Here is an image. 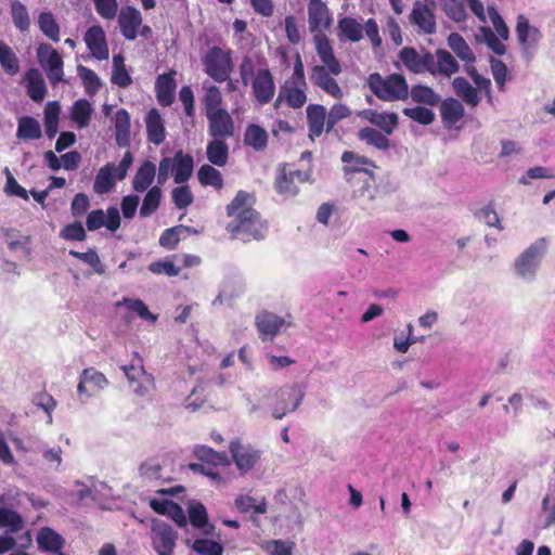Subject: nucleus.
Returning a JSON list of instances; mask_svg holds the SVG:
<instances>
[{
    "instance_id": "obj_25",
    "label": "nucleus",
    "mask_w": 555,
    "mask_h": 555,
    "mask_svg": "<svg viewBox=\"0 0 555 555\" xmlns=\"http://www.w3.org/2000/svg\"><path fill=\"white\" fill-rule=\"evenodd\" d=\"M85 42L93 57L103 61L109 55L106 35L101 26H92L85 34Z\"/></svg>"
},
{
    "instance_id": "obj_39",
    "label": "nucleus",
    "mask_w": 555,
    "mask_h": 555,
    "mask_svg": "<svg viewBox=\"0 0 555 555\" xmlns=\"http://www.w3.org/2000/svg\"><path fill=\"white\" fill-rule=\"evenodd\" d=\"M42 135L40 122L30 116L18 119L16 137L20 140H38Z\"/></svg>"
},
{
    "instance_id": "obj_30",
    "label": "nucleus",
    "mask_w": 555,
    "mask_h": 555,
    "mask_svg": "<svg viewBox=\"0 0 555 555\" xmlns=\"http://www.w3.org/2000/svg\"><path fill=\"white\" fill-rule=\"evenodd\" d=\"M145 124L149 141L155 145L163 143L166 137V130L164 120L155 108L147 113Z\"/></svg>"
},
{
    "instance_id": "obj_37",
    "label": "nucleus",
    "mask_w": 555,
    "mask_h": 555,
    "mask_svg": "<svg viewBox=\"0 0 555 555\" xmlns=\"http://www.w3.org/2000/svg\"><path fill=\"white\" fill-rule=\"evenodd\" d=\"M464 106L459 100L448 99L441 105V117L447 128H453L464 117Z\"/></svg>"
},
{
    "instance_id": "obj_11",
    "label": "nucleus",
    "mask_w": 555,
    "mask_h": 555,
    "mask_svg": "<svg viewBox=\"0 0 555 555\" xmlns=\"http://www.w3.org/2000/svg\"><path fill=\"white\" fill-rule=\"evenodd\" d=\"M194 454L198 460L206 463L207 465H212L214 467H206L204 464H192L191 468L194 472H199L206 475L215 481H220L221 477L215 467L227 466L229 464L227 454L224 452H216L207 446H196L194 448Z\"/></svg>"
},
{
    "instance_id": "obj_45",
    "label": "nucleus",
    "mask_w": 555,
    "mask_h": 555,
    "mask_svg": "<svg viewBox=\"0 0 555 555\" xmlns=\"http://www.w3.org/2000/svg\"><path fill=\"white\" fill-rule=\"evenodd\" d=\"M37 543L41 550L61 555L60 550L62 548L63 540L61 535L52 529L42 528L37 534Z\"/></svg>"
},
{
    "instance_id": "obj_53",
    "label": "nucleus",
    "mask_w": 555,
    "mask_h": 555,
    "mask_svg": "<svg viewBox=\"0 0 555 555\" xmlns=\"http://www.w3.org/2000/svg\"><path fill=\"white\" fill-rule=\"evenodd\" d=\"M442 10L453 22L461 23L467 18L464 0H443Z\"/></svg>"
},
{
    "instance_id": "obj_38",
    "label": "nucleus",
    "mask_w": 555,
    "mask_h": 555,
    "mask_svg": "<svg viewBox=\"0 0 555 555\" xmlns=\"http://www.w3.org/2000/svg\"><path fill=\"white\" fill-rule=\"evenodd\" d=\"M227 139L212 138L206 146V155L208 160L218 167H223L229 158V146Z\"/></svg>"
},
{
    "instance_id": "obj_33",
    "label": "nucleus",
    "mask_w": 555,
    "mask_h": 555,
    "mask_svg": "<svg viewBox=\"0 0 555 555\" xmlns=\"http://www.w3.org/2000/svg\"><path fill=\"white\" fill-rule=\"evenodd\" d=\"M5 243L9 249L20 257L29 259L31 256V238L28 235H23L13 230H9L5 232Z\"/></svg>"
},
{
    "instance_id": "obj_7",
    "label": "nucleus",
    "mask_w": 555,
    "mask_h": 555,
    "mask_svg": "<svg viewBox=\"0 0 555 555\" xmlns=\"http://www.w3.org/2000/svg\"><path fill=\"white\" fill-rule=\"evenodd\" d=\"M306 395V385L302 383L286 384L275 392V399L271 406V415L275 420L294 413L302 403Z\"/></svg>"
},
{
    "instance_id": "obj_1",
    "label": "nucleus",
    "mask_w": 555,
    "mask_h": 555,
    "mask_svg": "<svg viewBox=\"0 0 555 555\" xmlns=\"http://www.w3.org/2000/svg\"><path fill=\"white\" fill-rule=\"evenodd\" d=\"M231 221L227 225L233 238L244 242L261 240L267 232V225L258 212L251 207V196L240 191L227 207Z\"/></svg>"
},
{
    "instance_id": "obj_31",
    "label": "nucleus",
    "mask_w": 555,
    "mask_h": 555,
    "mask_svg": "<svg viewBox=\"0 0 555 555\" xmlns=\"http://www.w3.org/2000/svg\"><path fill=\"white\" fill-rule=\"evenodd\" d=\"M175 73L163 74L156 80L157 101L163 106H169L175 99L176 80Z\"/></svg>"
},
{
    "instance_id": "obj_35",
    "label": "nucleus",
    "mask_w": 555,
    "mask_h": 555,
    "mask_svg": "<svg viewBox=\"0 0 555 555\" xmlns=\"http://www.w3.org/2000/svg\"><path fill=\"white\" fill-rule=\"evenodd\" d=\"M285 321L270 312H262L257 317V327L260 335L266 338H272L283 327Z\"/></svg>"
},
{
    "instance_id": "obj_22",
    "label": "nucleus",
    "mask_w": 555,
    "mask_h": 555,
    "mask_svg": "<svg viewBox=\"0 0 555 555\" xmlns=\"http://www.w3.org/2000/svg\"><path fill=\"white\" fill-rule=\"evenodd\" d=\"M118 24L122 36L127 40H134L142 25V15L133 7H124L118 14Z\"/></svg>"
},
{
    "instance_id": "obj_26",
    "label": "nucleus",
    "mask_w": 555,
    "mask_h": 555,
    "mask_svg": "<svg viewBox=\"0 0 555 555\" xmlns=\"http://www.w3.org/2000/svg\"><path fill=\"white\" fill-rule=\"evenodd\" d=\"M337 38L340 42H359L363 38L361 21L345 16L337 22Z\"/></svg>"
},
{
    "instance_id": "obj_52",
    "label": "nucleus",
    "mask_w": 555,
    "mask_h": 555,
    "mask_svg": "<svg viewBox=\"0 0 555 555\" xmlns=\"http://www.w3.org/2000/svg\"><path fill=\"white\" fill-rule=\"evenodd\" d=\"M341 160L345 164L344 170L346 173L349 172H366V166H371V162L362 156L354 154L353 152H345L341 156Z\"/></svg>"
},
{
    "instance_id": "obj_10",
    "label": "nucleus",
    "mask_w": 555,
    "mask_h": 555,
    "mask_svg": "<svg viewBox=\"0 0 555 555\" xmlns=\"http://www.w3.org/2000/svg\"><path fill=\"white\" fill-rule=\"evenodd\" d=\"M320 61L322 65H314L311 68V82L335 99L343 98V90L334 78L341 73V65L339 61L336 59V63L338 65L337 72L332 68L331 63H326L323 60Z\"/></svg>"
},
{
    "instance_id": "obj_16",
    "label": "nucleus",
    "mask_w": 555,
    "mask_h": 555,
    "mask_svg": "<svg viewBox=\"0 0 555 555\" xmlns=\"http://www.w3.org/2000/svg\"><path fill=\"white\" fill-rule=\"evenodd\" d=\"M229 448L235 466L242 474L250 472L260 461L261 451L250 444L232 441Z\"/></svg>"
},
{
    "instance_id": "obj_34",
    "label": "nucleus",
    "mask_w": 555,
    "mask_h": 555,
    "mask_svg": "<svg viewBox=\"0 0 555 555\" xmlns=\"http://www.w3.org/2000/svg\"><path fill=\"white\" fill-rule=\"evenodd\" d=\"M25 81L30 99L35 102H41L47 93L42 74L38 69L31 68L25 74Z\"/></svg>"
},
{
    "instance_id": "obj_58",
    "label": "nucleus",
    "mask_w": 555,
    "mask_h": 555,
    "mask_svg": "<svg viewBox=\"0 0 555 555\" xmlns=\"http://www.w3.org/2000/svg\"><path fill=\"white\" fill-rule=\"evenodd\" d=\"M11 14L14 25L22 31L30 26V20L26 7L20 1H13L11 4Z\"/></svg>"
},
{
    "instance_id": "obj_55",
    "label": "nucleus",
    "mask_w": 555,
    "mask_h": 555,
    "mask_svg": "<svg viewBox=\"0 0 555 555\" xmlns=\"http://www.w3.org/2000/svg\"><path fill=\"white\" fill-rule=\"evenodd\" d=\"M188 232H190V228L184 227V225H177V227L167 229L160 235L159 244H160V246H163L167 249H173L177 246V244L179 243L181 236Z\"/></svg>"
},
{
    "instance_id": "obj_20",
    "label": "nucleus",
    "mask_w": 555,
    "mask_h": 555,
    "mask_svg": "<svg viewBox=\"0 0 555 555\" xmlns=\"http://www.w3.org/2000/svg\"><path fill=\"white\" fill-rule=\"evenodd\" d=\"M206 118L211 138L229 139L234 135V121L227 109L206 115Z\"/></svg>"
},
{
    "instance_id": "obj_40",
    "label": "nucleus",
    "mask_w": 555,
    "mask_h": 555,
    "mask_svg": "<svg viewBox=\"0 0 555 555\" xmlns=\"http://www.w3.org/2000/svg\"><path fill=\"white\" fill-rule=\"evenodd\" d=\"M204 96L202 99L205 115L224 111L222 107V94L220 89L215 85H204Z\"/></svg>"
},
{
    "instance_id": "obj_43",
    "label": "nucleus",
    "mask_w": 555,
    "mask_h": 555,
    "mask_svg": "<svg viewBox=\"0 0 555 555\" xmlns=\"http://www.w3.org/2000/svg\"><path fill=\"white\" fill-rule=\"evenodd\" d=\"M93 112L89 101L79 99L72 106L70 117L79 128H85L90 124Z\"/></svg>"
},
{
    "instance_id": "obj_9",
    "label": "nucleus",
    "mask_w": 555,
    "mask_h": 555,
    "mask_svg": "<svg viewBox=\"0 0 555 555\" xmlns=\"http://www.w3.org/2000/svg\"><path fill=\"white\" fill-rule=\"evenodd\" d=\"M205 73L217 82L228 80L232 69V51L228 48L211 47L202 59Z\"/></svg>"
},
{
    "instance_id": "obj_56",
    "label": "nucleus",
    "mask_w": 555,
    "mask_h": 555,
    "mask_svg": "<svg viewBox=\"0 0 555 555\" xmlns=\"http://www.w3.org/2000/svg\"><path fill=\"white\" fill-rule=\"evenodd\" d=\"M0 65L10 75H15L20 69L15 53L2 42H0Z\"/></svg>"
},
{
    "instance_id": "obj_28",
    "label": "nucleus",
    "mask_w": 555,
    "mask_h": 555,
    "mask_svg": "<svg viewBox=\"0 0 555 555\" xmlns=\"http://www.w3.org/2000/svg\"><path fill=\"white\" fill-rule=\"evenodd\" d=\"M193 157L190 154H185L179 151L173 156V172L172 177L177 184L185 183L192 176L193 172Z\"/></svg>"
},
{
    "instance_id": "obj_61",
    "label": "nucleus",
    "mask_w": 555,
    "mask_h": 555,
    "mask_svg": "<svg viewBox=\"0 0 555 555\" xmlns=\"http://www.w3.org/2000/svg\"><path fill=\"white\" fill-rule=\"evenodd\" d=\"M78 76L83 82L87 93L94 94L101 87L98 75L90 68L79 65L77 67Z\"/></svg>"
},
{
    "instance_id": "obj_51",
    "label": "nucleus",
    "mask_w": 555,
    "mask_h": 555,
    "mask_svg": "<svg viewBox=\"0 0 555 555\" xmlns=\"http://www.w3.org/2000/svg\"><path fill=\"white\" fill-rule=\"evenodd\" d=\"M162 199V190L159 185L152 186L144 196L140 208V216L146 218L151 216L159 206Z\"/></svg>"
},
{
    "instance_id": "obj_42",
    "label": "nucleus",
    "mask_w": 555,
    "mask_h": 555,
    "mask_svg": "<svg viewBox=\"0 0 555 555\" xmlns=\"http://www.w3.org/2000/svg\"><path fill=\"white\" fill-rule=\"evenodd\" d=\"M234 505L241 513L264 514L268 508L266 499L257 500L248 494H238Z\"/></svg>"
},
{
    "instance_id": "obj_19",
    "label": "nucleus",
    "mask_w": 555,
    "mask_h": 555,
    "mask_svg": "<svg viewBox=\"0 0 555 555\" xmlns=\"http://www.w3.org/2000/svg\"><path fill=\"white\" fill-rule=\"evenodd\" d=\"M87 229L96 231L102 227H106L111 232H115L120 227V215L116 207H109L106 212L102 209H95L87 216Z\"/></svg>"
},
{
    "instance_id": "obj_6",
    "label": "nucleus",
    "mask_w": 555,
    "mask_h": 555,
    "mask_svg": "<svg viewBox=\"0 0 555 555\" xmlns=\"http://www.w3.org/2000/svg\"><path fill=\"white\" fill-rule=\"evenodd\" d=\"M546 237H539L530 244L515 260V272L520 279L532 282L540 268L541 261L548 249Z\"/></svg>"
},
{
    "instance_id": "obj_36",
    "label": "nucleus",
    "mask_w": 555,
    "mask_h": 555,
    "mask_svg": "<svg viewBox=\"0 0 555 555\" xmlns=\"http://www.w3.org/2000/svg\"><path fill=\"white\" fill-rule=\"evenodd\" d=\"M310 137H320L326 122V108L323 105L310 104L307 107Z\"/></svg>"
},
{
    "instance_id": "obj_46",
    "label": "nucleus",
    "mask_w": 555,
    "mask_h": 555,
    "mask_svg": "<svg viewBox=\"0 0 555 555\" xmlns=\"http://www.w3.org/2000/svg\"><path fill=\"white\" fill-rule=\"evenodd\" d=\"M455 93L467 104L477 106L480 96L476 90L465 78L459 77L453 80Z\"/></svg>"
},
{
    "instance_id": "obj_21",
    "label": "nucleus",
    "mask_w": 555,
    "mask_h": 555,
    "mask_svg": "<svg viewBox=\"0 0 555 555\" xmlns=\"http://www.w3.org/2000/svg\"><path fill=\"white\" fill-rule=\"evenodd\" d=\"M399 59L410 72L415 74L429 72L433 65L431 53H418L415 49L408 47L400 51Z\"/></svg>"
},
{
    "instance_id": "obj_54",
    "label": "nucleus",
    "mask_w": 555,
    "mask_h": 555,
    "mask_svg": "<svg viewBox=\"0 0 555 555\" xmlns=\"http://www.w3.org/2000/svg\"><path fill=\"white\" fill-rule=\"evenodd\" d=\"M38 25L49 39L60 41V27L51 13L42 12L38 17Z\"/></svg>"
},
{
    "instance_id": "obj_47",
    "label": "nucleus",
    "mask_w": 555,
    "mask_h": 555,
    "mask_svg": "<svg viewBox=\"0 0 555 555\" xmlns=\"http://www.w3.org/2000/svg\"><path fill=\"white\" fill-rule=\"evenodd\" d=\"M409 95L413 102L428 106H436L440 102V96L429 87L416 85L409 89Z\"/></svg>"
},
{
    "instance_id": "obj_4",
    "label": "nucleus",
    "mask_w": 555,
    "mask_h": 555,
    "mask_svg": "<svg viewBox=\"0 0 555 555\" xmlns=\"http://www.w3.org/2000/svg\"><path fill=\"white\" fill-rule=\"evenodd\" d=\"M366 82L370 90L382 101L396 102L409 96V85L400 74L384 77L379 73H373Z\"/></svg>"
},
{
    "instance_id": "obj_32",
    "label": "nucleus",
    "mask_w": 555,
    "mask_h": 555,
    "mask_svg": "<svg viewBox=\"0 0 555 555\" xmlns=\"http://www.w3.org/2000/svg\"><path fill=\"white\" fill-rule=\"evenodd\" d=\"M155 177L156 166L150 160L143 162L133 177V190L140 193L149 190V188L154 182Z\"/></svg>"
},
{
    "instance_id": "obj_17",
    "label": "nucleus",
    "mask_w": 555,
    "mask_h": 555,
    "mask_svg": "<svg viewBox=\"0 0 555 555\" xmlns=\"http://www.w3.org/2000/svg\"><path fill=\"white\" fill-rule=\"evenodd\" d=\"M152 541L158 555H172L177 533L168 524L155 521L152 527Z\"/></svg>"
},
{
    "instance_id": "obj_12",
    "label": "nucleus",
    "mask_w": 555,
    "mask_h": 555,
    "mask_svg": "<svg viewBox=\"0 0 555 555\" xmlns=\"http://www.w3.org/2000/svg\"><path fill=\"white\" fill-rule=\"evenodd\" d=\"M37 57L51 85L55 86L63 80V60L54 48L48 43L39 44Z\"/></svg>"
},
{
    "instance_id": "obj_24",
    "label": "nucleus",
    "mask_w": 555,
    "mask_h": 555,
    "mask_svg": "<svg viewBox=\"0 0 555 555\" xmlns=\"http://www.w3.org/2000/svg\"><path fill=\"white\" fill-rule=\"evenodd\" d=\"M411 22L420 31L431 35L436 31V17L434 11L426 3L416 1L410 14Z\"/></svg>"
},
{
    "instance_id": "obj_44",
    "label": "nucleus",
    "mask_w": 555,
    "mask_h": 555,
    "mask_svg": "<svg viewBox=\"0 0 555 555\" xmlns=\"http://www.w3.org/2000/svg\"><path fill=\"white\" fill-rule=\"evenodd\" d=\"M448 46L457 57L467 63V66L475 62V55L472 49L461 35L456 33L450 34L448 37Z\"/></svg>"
},
{
    "instance_id": "obj_63",
    "label": "nucleus",
    "mask_w": 555,
    "mask_h": 555,
    "mask_svg": "<svg viewBox=\"0 0 555 555\" xmlns=\"http://www.w3.org/2000/svg\"><path fill=\"white\" fill-rule=\"evenodd\" d=\"M150 271L155 274H166L168 276H176L180 273V266L172 258L155 261L150 264Z\"/></svg>"
},
{
    "instance_id": "obj_5",
    "label": "nucleus",
    "mask_w": 555,
    "mask_h": 555,
    "mask_svg": "<svg viewBox=\"0 0 555 555\" xmlns=\"http://www.w3.org/2000/svg\"><path fill=\"white\" fill-rule=\"evenodd\" d=\"M490 22L493 28L481 26L476 35L477 40L485 42L487 47L498 55L506 52L505 41L509 38V29L501 14L494 7L487 8V22Z\"/></svg>"
},
{
    "instance_id": "obj_27",
    "label": "nucleus",
    "mask_w": 555,
    "mask_h": 555,
    "mask_svg": "<svg viewBox=\"0 0 555 555\" xmlns=\"http://www.w3.org/2000/svg\"><path fill=\"white\" fill-rule=\"evenodd\" d=\"M359 116L377 126L388 135L398 126V115L396 113H379L375 109H364L359 113Z\"/></svg>"
},
{
    "instance_id": "obj_48",
    "label": "nucleus",
    "mask_w": 555,
    "mask_h": 555,
    "mask_svg": "<svg viewBox=\"0 0 555 555\" xmlns=\"http://www.w3.org/2000/svg\"><path fill=\"white\" fill-rule=\"evenodd\" d=\"M197 178L202 185H209L217 190L223 186L221 172L210 165H203L197 171Z\"/></svg>"
},
{
    "instance_id": "obj_60",
    "label": "nucleus",
    "mask_w": 555,
    "mask_h": 555,
    "mask_svg": "<svg viewBox=\"0 0 555 555\" xmlns=\"http://www.w3.org/2000/svg\"><path fill=\"white\" fill-rule=\"evenodd\" d=\"M0 527L16 532L23 528V519L16 512L0 507Z\"/></svg>"
},
{
    "instance_id": "obj_8",
    "label": "nucleus",
    "mask_w": 555,
    "mask_h": 555,
    "mask_svg": "<svg viewBox=\"0 0 555 555\" xmlns=\"http://www.w3.org/2000/svg\"><path fill=\"white\" fill-rule=\"evenodd\" d=\"M132 163L133 156L128 151L118 165L107 163L100 168L94 179L93 191L99 195L111 192L115 186L116 180H124L126 178Z\"/></svg>"
},
{
    "instance_id": "obj_41",
    "label": "nucleus",
    "mask_w": 555,
    "mask_h": 555,
    "mask_svg": "<svg viewBox=\"0 0 555 555\" xmlns=\"http://www.w3.org/2000/svg\"><path fill=\"white\" fill-rule=\"evenodd\" d=\"M189 519L193 527L202 529L205 534H210L214 527L208 524L205 506L199 502H193L189 505Z\"/></svg>"
},
{
    "instance_id": "obj_23",
    "label": "nucleus",
    "mask_w": 555,
    "mask_h": 555,
    "mask_svg": "<svg viewBox=\"0 0 555 555\" xmlns=\"http://www.w3.org/2000/svg\"><path fill=\"white\" fill-rule=\"evenodd\" d=\"M307 179L308 173L305 171L283 169L275 180V189L281 195L292 197L298 193V183H302Z\"/></svg>"
},
{
    "instance_id": "obj_15",
    "label": "nucleus",
    "mask_w": 555,
    "mask_h": 555,
    "mask_svg": "<svg viewBox=\"0 0 555 555\" xmlns=\"http://www.w3.org/2000/svg\"><path fill=\"white\" fill-rule=\"evenodd\" d=\"M106 376L94 367L85 369L79 375L77 393L82 402L108 386Z\"/></svg>"
},
{
    "instance_id": "obj_64",
    "label": "nucleus",
    "mask_w": 555,
    "mask_h": 555,
    "mask_svg": "<svg viewBox=\"0 0 555 555\" xmlns=\"http://www.w3.org/2000/svg\"><path fill=\"white\" fill-rule=\"evenodd\" d=\"M60 237H62L65 241L82 242L86 240L87 234L81 222L76 221L65 225L60 231Z\"/></svg>"
},
{
    "instance_id": "obj_62",
    "label": "nucleus",
    "mask_w": 555,
    "mask_h": 555,
    "mask_svg": "<svg viewBox=\"0 0 555 555\" xmlns=\"http://www.w3.org/2000/svg\"><path fill=\"white\" fill-rule=\"evenodd\" d=\"M403 114L422 125H430L435 119L434 112L423 106L406 107L403 109Z\"/></svg>"
},
{
    "instance_id": "obj_13",
    "label": "nucleus",
    "mask_w": 555,
    "mask_h": 555,
    "mask_svg": "<svg viewBox=\"0 0 555 555\" xmlns=\"http://www.w3.org/2000/svg\"><path fill=\"white\" fill-rule=\"evenodd\" d=\"M515 33L524 54L532 56L542 40V31L532 25L528 17L519 14L516 21Z\"/></svg>"
},
{
    "instance_id": "obj_57",
    "label": "nucleus",
    "mask_w": 555,
    "mask_h": 555,
    "mask_svg": "<svg viewBox=\"0 0 555 555\" xmlns=\"http://www.w3.org/2000/svg\"><path fill=\"white\" fill-rule=\"evenodd\" d=\"M361 140L365 141L379 150H386L389 146L387 137L374 128H363L359 132Z\"/></svg>"
},
{
    "instance_id": "obj_49",
    "label": "nucleus",
    "mask_w": 555,
    "mask_h": 555,
    "mask_svg": "<svg viewBox=\"0 0 555 555\" xmlns=\"http://www.w3.org/2000/svg\"><path fill=\"white\" fill-rule=\"evenodd\" d=\"M244 141L247 145L259 151L266 147L268 134L263 128L258 125H249L246 128Z\"/></svg>"
},
{
    "instance_id": "obj_3",
    "label": "nucleus",
    "mask_w": 555,
    "mask_h": 555,
    "mask_svg": "<svg viewBox=\"0 0 555 555\" xmlns=\"http://www.w3.org/2000/svg\"><path fill=\"white\" fill-rule=\"evenodd\" d=\"M309 30L314 34L315 51L320 60L331 63L337 72L338 65L332 43L325 31L333 24V16L326 3L322 0H310L307 7Z\"/></svg>"
},
{
    "instance_id": "obj_59",
    "label": "nucleus",
    "mask_w": 555,
    "mask_h": 555,
    "mask_svg": "<svg viewBox=\"0 0 555 555\" xmlns=\"http://www.w3.org/2000/svg\"><path fill=\"white\" fill-rule=\"evenodd\" d=\"M192 548L199 555H222L223 546L221 543L209 539H196Z\"/></svg>"
},
{
    "instance_id": "obj_2",
    "label": "nucleus",
    "mask_w": 555,
    "mask_h": 555,
    "mask_svg": "<svg viewBox=\"0 0 555 555\" xmlns=\"http://www.w3.org/2000/svg\"><path fill=\"white\" fill-rule=\"evenodd\" d=\"M244 86L250 85L251 94L259 105L268 104L275 94V82L267 62L260 57L245 56L240 65Z\"/></svg>"
},
{
    "instance_id": "obj_18",
    "label": "nucleus",
    "mask_w": 555,
    "mask_h": 555,
    "mask_svg": "<svg viewBox=\"0 0 555 555\" xmlns=\"http://www.w3.org/2000/svg\"><path fill=\"white\" fill-rule=\"evenodd\" d=\"M306 87L307 85L285 81L280 88L274 107L279 108L281 103L285 102L294 109L301 108L307 102Z\"/></svg>"
},
{
    "instance_id": "obj_29",
    "label": "nucleus",
    "mask_w": 555,
    "mask_h": 555,
    "mask_svg": "<svg viewBox=\"0 0 555 555\" xmlns=\"http://www.w3.org/2000/svg\"><path fill=\"white\" fill-rule=\"evenodd\" d=\"M457 69L459 65L455 59L447 50H438L436 54H433V65L429 68L430 74L451 76L455 74Z\"/></svg>"
},
{
    "instance_id": "obj_50",
    "label": "nucleus",
    "mask_w": 555,
    "mask_h": 555,
    "mask_svg": "<svg viewBox=\"0 0 555 555\" xmlns=\"http://www.w3.org/2000/svg\"><path fill=\"white\" fill-rule=\"evenodd\" d=\"M116 141L119 145L127 144L130 132V116L127 111L118 109L115 115Z\"/></svg>"
},
{
    "instance_id": "obj_14",
    "label": "nucleus",
    "mask_w": 555,
    "mask_h": 555,
    "mask_svg": "<svg viewBox=\"0 0 555 555\" xmlns=\"http://www.w3.org/2000/svg\"><path fill=\"white\" fill-rule=\"evenodd\" d=\"M121 370L135 395L144 397L150 393L154 385V379L151 374L145 372L140 358L133 360L129 365H122Z\"/></svg>"
}]
</instances>
